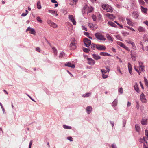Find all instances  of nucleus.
Here are the masks:
<instances>
[{
    "label": "nucleus",
    "instance_id": "c03bdc74",
    "mask_svg": "<svg viewBox=\"0 0 148 148\" xmlns=\"http://www.w3.org/2000/svg\"><path fill=\"white\" fill-rule=\"evenodd\" d=\"M37 21L39 22L40 23H42V20L41 19L40 17L39 16H38L37 18Z\"/></svg>",
    "mask_w": 148,
    "mask_h": 148
},
{
    "label": "nucleus",
    "instance_id": "f8f14e48",
    "mask_svg": "<svg viewBox=\"0 0 148 148\" xmlns=\"http://www.w3.org/2000/svg\"><path fill=\"white\" fill-rule=\"evenodd\" d=\"M131 58H132L133 60L136 61V53L134 52V51L132 52V51H131Z\"/></svg>",
    "mask_w": 148,
    "mask_h": 148
},
{
    "label": "nucleus",
    "instance_id": "a878e982",
    "mask_svg": "<svg viewBox=\"0 0 148 148\" xmlns=\"http://www.w3.org/2000/svg\"><path fill=\"white\" fill-rule=\"evenodd\" d=\"M93 58L96 60L100 59L101 58V57L96 54H93L92 55Z\"/></svg>",
    "mask_w": 148,
    "mask_h": 148
},
{
    "label": "nucleus",
    "instance_id": "6e6d98bb",
    "mask_svg": "<svg viewBox=\"0 0 148 148\" xmlns=\"http://www.w3.org/2000/svg\"><path fill=\"white\" fill-rule=\"evenodd\" d=\"M136 107L137 109L138 110L139 109V102L138 101H136Z\"/></svg>",
    "mask_w": 148,
    "mask_h": 148
},
{
    "label": "nucleus",
    "instance_id": "6e6552de",
    "mask_svg": "<svg viewBox=\"0 0 148 148\" xmlns=\"http://www.w3.org/2000/svg\"><path fill=\"white\" fill-rule=\"evenodd\" d=\"M87 59L88 60V63L90 65H93L95 64V62L92 58H87Z\"/></svg>",
    "mask_w": 148,
    "mask_h": 148
},
{
    "label": "nucleus",
    "instance_id": "79ce46f5",
    "mask_svg": "<svg viewBox=\"0 0 148 148\" xmlns=\"http://www.w3.org/2000/svg\"><path fill=\"white\" fill-rule=\"evenodd\" d=\"M140 5H143L145 2L143 0H138Z\"/></svg>",
    "mask_w": 148,
    "mask_h": 148
},
{
    "label": "nucleus",
    "instance_id": "a19ab883",
    "mask_svg": "<svg viewBox=\"0 0 148 148\" xmlns=\"http://www.w3.org/2000/svg\"><path fill=\"white\" fill-rule=\"evenodd\" d=\"M144 82L145 85L148 87V82L146 77H144Z\"/></svg>",
    "mask_w": 148,
    "mask_h": 148
},
{
    "label": "nucleus",
    "instance_id": "f704fd0d",
    "mask_svg": "<svg viewBox=\"0 0 148 148\" xmlns=\"http://www.w3.org/2000/svg\"><path fill=\"white\" fill-rule=\"evenodd\" d=\"M97 44H94L92 43L91 45V48L93 49L94 50L96 48V49L97 48Z\"/></svg>",
    "mask_w": 148,
    "mask_h": 148
},
{
    "label": "nucleus",
    "instance_id": "338daca9",
    "mask_svg": "<svg viewBox=\"0 0 148 148\" xmlns=\"http://www.w3.org/2000/svg\"><path fill=\"white\" fill-rule=\"evenodd\" d=\"M92 18L93 19V21H96V16L94 15H93L92 16Z\"/></svg>",
    "mask_w": 148,
    "mask_h": 148
},
{
    "label": "nucleus",
    "instance_id": "4468645a",
    "mask_svg": "<svg viewBox=\"0 0 148 148\" xmlns=\"http://www.w3.org/2000/svg\"><path fill=\"white\" fill-rule=\"evenodd\" d=\"M65 66H68L71 67L72 68H75V65L74 64H71L70 62H69L64 64Z\"/></svg>",
    "mask_w": 148,
    "mask_h": 148
},
{
    "label": "nucleus",
    "instance_id": "69168bd1",
    "mask_svg": "<svg viewBox=\"0 0 148 148\" xmlns=\"http://www.w3.org/2000/svg\"><path fill=\"white\" fill-rule=\"evenodd\" d=\"M106 70H107V71L108 72H109L110 71V69L109 68V67L108 66H106Z\"/></svg>",
    "mask_w": 148,
    "mask_h": 148
},
{
    "label": "nucleus",
    "instance_id": "3c124183",
    "mask_svg": "<svg viewBox=\"0 0 148 148\" xmlns=\"http://www.w3.org/2000/svg\"><path fill=\"white\" fill-rule=\"evenodd\" d=\"M119 92L121 94H122L123 92V89L122 88H121L119 89Z\"/></svg>",
    "mask_w": 148,
    "mask_h": 148
},
{
    "label": "nucleus",
    "instance_id": "0e129e2a",
    "mask_svg": "<svg viewBox=\"0 0 148 148\" xmlns=\"http://www.w3.org/2000/svg\"><path fill=\"white\" fill-rule=\"evenodd\" d=\"M123 127H124L126 123V121L125 120H123Z\"/></svg>",
    "mask_w": 148,
    "mask_h": 148
},
{
    "label": "nucleus",
    "instance_id": "052dcab7",
    "mask_svg": "<svg viewBox=\"0 0 148 148\" xmlns=\"http://www.w3.org/2000/svg\"><path fill=\"white\" fill-rule=\"evenodd\" d=\"M127 28L130 29L132 31H135L134 29L132 27H130L129 26H127Z\"/></svg>",
    "mask_w": 148,
    "mask_h": 148
},
{
    "label": "nucleus",
    "instance_id": "7c9ffc66",
    "mask_svg": "<svg viewBox=\"0 0 148 148\" xmlns=\"http://www.w3.org/2000/svg\"><path fill=\"white\" fill-rule=\"evenodd\" d=\"M141 9L142 12H143L144 13H146L147 11V8H145L141 6Z\"/></svg>",
    "mask_w": 148,
    "mask_h": 148
},
{
    "label": "nucleus",
    "instance_id": "c9c22d12",
    "mask_svg": "<svg viewBox=\"0 0 148 148\" xmlns=\"http://www.w3.org/2000/svg\"><path fill=\"white\" fill-rule=\"evenodd\" d=\"M135 129L138 132H139L140 130V127L138 125H136L135 126Z\"/></svg>",
    "mask_w": 148,
    "mask_h": 148
},
{
    "label": "nucleus",
    "instance_id": "f3484780",
    "mask_svg": "<svg viewBox=\"0 0 148 148\" xmlns=\"http://www.w3.org/2000/svg\"><path fill=\"white\" fill-rule=\"evenodd\" d=\"M86 112L88 114H89L92 110V108L90 106H88L86 108Z\"/></svg>",
    "mask_w": 148,
    "mask_h": 148
},
{
    "label": "nucleus",
    "instance_id": "39448f33",
    "mask_svg": "<svg viewBox=\"0 0 148 148\" xmlns=\"http://www.w3.org/2000/svg\"><path fill=\"white\" fill-rule=\"evenodd\" d=\"M84 41L85 45L86 47H88L91 45L90 40L87 38H85L84 40Z\"/></svg>",
    "mask_w": 148,
    "mask_h": 148
},
{
    "label": "nucleus",
    "instance_id": "e433bc0d",
    "mask_svg": "<svg viewBox=\"0 0 148 148\" xmlns=\"http://www.w3.org/2000/svg\"><path fill=\"white\" fill-rule=\"evenodd\" d=\"M54 28H56L58 27L57 25L54 23L52 22L50 26Z\"/></svg>",
    "mask_w": 148,
    "mask_h": 148
},
{
    "label": "nucleus",
    "instance_id": "f03ea898",
    "mask_svg": "<svg viewBox=\"0 0 148 148\" xmlns=\"http://www.w3.org/2000/svg\"><path fill=\"white\" fill-rule=\"evenodd\" d=\"M139 67L138 68V67H136V66H134V69L135 70L138 72V73L139 75H140V73L139 71V70H140V71L143 72V71L144 66L143 65V63L142 62H139Z\"/></svg>",
    "mask_w": 148,
    "mask_h": 148
},
{
    "label": "nucleus",
    "instance_id": "09e8293b",
    "mask_svg": "<svg viewBox=\"0 0 148 148\" xmlns=\"http://www.w3.org/2000/svg\"><path fill=\"white\" fill-rule=\"evenodd\" d=\"M102 77L104 79H106L108 77V75H105L104 74H103L102 75Z\"/></svg>",
    "mask_w": 148,
    "mask_h": 148
},
{
    "label": "nucleus",
    "instance_id": "0eeeda50",
    "mask_svg": "<svg viewBox=\"0 0 148 148\" xmlns=\"http://www.w3.org/2000/svg\"><path fill=\"white\" fill-rule=\"evenodd\" d=\"M117 44L118 45H119L121 47L124 48L126 50L128 51L129 50L128 48L123 43L120 42H117Z\"/></svg>",
    "mask_w": 148,
    "mask_h": 148
},
{
    "label": "nucleus",
    "instance_id": "864d4df0",
    "mask_svg": "<svg viewBox=\"0 0 148 148\" xmlns=\"http://www.w3.org/2000/svg\"><path fill=\"white\" fill-rule=\"evenodd\" d=\"M0 105L1 106L2 109L3 111V112L4 113V112H5V110L2 104L0 102Z\"/></svg>",
    "mask_w": 148,
    "mask_h": 148
},
{
    "label": "nucleus",
    "instance_id": "4be33fe9",
    "mask_svg": "<svg viewBox=\"0 0 148 148\" xmlns=\"http://www.w3.org/2000/svg\"><path fill=\"white\" fill-rule=\"evenodd\" d=\"M106 16L108 18H109L110 19L113 20L114 19L115 17L113 16V15L112 14H111L107 13L106 14Z\"/></svg>",
    "mask_w": 148,
    "mask_h": 148
},
{
    "label": "nucleus",
    "instance_id": "4c0bfd02",
    "mask_svg": "<svg viewBox=\"0 0 148 148\" xmlns=\"http://www.w3.org/2000/svg\"><path fill=\"white\" fill-rule=\"evenodd\" d=\"M63 127L64 128L66 129H71L72 128L71 126H68L66 125H63Z\"/></svg>",
    "mask_w": 148,
    "mask_h": 148
},
{
    "label": "nucleus",
    "instance_id": "473e14b6",
    "mask_svg": "<svg viewBox=\"0 0 148 148\" xmlns=\"http://www.w3.org/2000/svg\"><path fill=\"white\" fill-rule=\"evenodd\" d=\"M117 99H115L112 104V106H116L117 105Z\"/></svg>",
    "mask_w": 148,
    "mask_h": 148
},
{
    "label": "nucleus",
    "instance_id": "bf43d9fd",
    "mask_svg": "<svg viewBox=\"0 0 148 148\" xmlns=\"http://www.w3.org/2000/svg\"><path fill=\"white\" fill-rule=\"evenodd\" d=\"M67 139L71 141H73V139L71 137H68Z\"/></svg>",
    "mask_w": 148,
    "mask_h": 148
},
{
    "label": "nucleus",
    "instance_id": "774afa93",
    "mask_svg": "<svg viewBox=\"0 0 148 148\" xmlns=\"http://www.w3.org/2000/svg\"><path fill=\"white\" fill-rule=\"evenodd\" d=\"M82 29L83 30H85L86 31H87V28L83 26H82Z\"/></svg>",
    "mask_w": 148,
    "mask_h": 148
},
{
    "label": "nucleus",
    "instance_id": "603ef678",
    "mask_svg": "<svg viewBox=\"0 0 148 148\" xmlns=\"http://www.w3.org/2000/svg\"><path fill=\"white\" fill-rule=\"evenodd\" d=\"M123 34L124 36H126L127 35H129L130 34L129 33L127 32H123Z\"/></svg>",
    "mask_w": 148,
    "mask_h": 148
},
{
    "label": "nucleus",
    "instance_id": "423d86ee",
    "mask_svg": "<svg viewBox=\"0 0 148 148\" xmlns=\"http://www.w3.org/2000/svg\"><path fill=\"white\" fill-rule=\"evenodd\" d=\"M27 31H30L29 33L35 35L36 34V32L33 28H31L30 27H28L26 30V32Z\"/></svg>",
    "mask_w": 148,
    "mask_h": 148
},
{
    "label": "nucleus",
    "instance_id": "4d7b16f0",
    "mask_svg": "<svg viewBox=\"0 0 148 148\" xmlns=\"http://www.w3.org/2000/svg\"><path fill=\"white\" fill-rule=\"evenodd\" d=\"M33 143V141L31 140L29 143V148H31V146Z\"/></svg>",
    "mask_w": 148,
    "mask_h": 148
},
{
    "label": "nucleus",
    "instance_id": "6ab92c4d",
    "mask_svg": "<svg viewBox=\"0 0 148 148\" xmlns=\"http://www.w3.org/2000/svg\"><path fill=\"white\" fill-rule=\"evenodd\" d=\"M108 25H110L111 26L114 27H117V25L112 21H109L108 22Z\"/></svg>",
    "mask_w": 148,
    "mask_h": 148
},
{
    "label": "nucleus",
    "instance_id": "b1692460",
    "mask_svg": "<svg viewBox=\"0 0 148 148\" xmlns=\"http://www.w3.org/2000/svg\"><path fill=\"white\" fill-rule=\"evenodd\" d=\"M147 119H143L141 121V124L143 125H145L147 124Z\"/></svg>",
    "mask_w": 148,
    "mask_h": 148
},
{
    "label": "nucleus",
    "instance_id": "20e7f679",
    "mask_svg": "<svg viewBox=\"0 0 148 148\" xmlns=\"http://www.w3.org/2000/svg\"><path fill=\"white\" fill-rule=\"evenodd\" d=\"M102 8L108 12H112V8L107 4H103L102 5Z\"/></svg>",
    "mask_w": 148,
    "mask_h": 148
},
{
    "label": "nucleus",
    "instance_id": "e2e57ef3",
    "mask_svg": "<svg viewBox=\"0 0 148 148\" xmlns=\"http://www.w3.org/2000/svg\"><path fill=\"white\" fill-rule=\"evenodd\" d=\"M112 148H117L116 145L113 144L111 145Z\"/></svg>",
    "mask_w": 148,
    "mask_h": 148
},
{
    "label": "nucleus",
    "instance_id": "a18cd8bd",
    "mask_svg": "<svg viewBox=\"0 0 148 148\" xmlns=\"http://www.w3.org/2000/svg\"><path fill=\"white\" fill-rule=\"evenodd\" d=\"M64 55V53L63 52H62L60 54L59 56V58H61L63 57Z\"/></svg>",
    "mask_w": 148,
    "mask_h": 148
},
{
    "label": "nucleus",
    "instance_id": "ddd939ff",
    "mask_svg": "<svg viewBox=\"0 0 148 148\" xmlns=\"http://www.w3.org/2000/svg\"><path fill=\"white\" fill-rule=\"evenodd\" d=\"M89 26L90 27V29L92 30H95L96 29L97 27V25H94L92 24H89Z\"/></svg>",
    "mask_w": 148,
    "mask_h": 148
},
{
    "label": "nucleus",
    "instance_id": "9d476101",
    "mask_svg": "<svg viewBox=\"0 0 148 148\" xmlns=\"http://www.w3.org/2000/svg\"><path fill=\"white\" fill-rule=\"evenodd\" d=\"M97 49L98 50H105L106 47L102 45L97 44Z\"/></svg>",
    "mask_w": 148,
    "mask_h": 148
},
{
    "label": "nucleus",
    "instance_id": "37998d69",
    "mask_svg": "<svg viewBox=\"0 0 148 148\" xmlns=\"http://www.w3.org/2000/svg\"><path fill=\"white\" fill-rule=\"evenodd\" d=\"M145 135L147 137L146 138L148 140V130H146L145 131Z\"/></svg>",
    "mask_w": 148,
    "mask_h": 148
},
{
    "label": "nucleus",
    "instance_id": "5fc2aeb1",
    "mask_svg": "<svg viewBox=\"0 0 148 148\" xmlns=\"http://www.w3.org/2000/svg\"><path fill=\"white\" fill-rule=\"evenodd\" d=\"M36 51L38 52H40V48L39 47H37L36 48Z\"/></svg>",
    "mask_w": 148,
    "mask_h": 148
},
{
    "label": "nucleus",
    "instance_id": "9b49d317",
    "mask_svg": "<svg viewBox=\"0 0 148 148\" xmlns=\"http://www.w3.org/2000/svg\"><path fill=\"white\" fill-rule=\"evenodd\" d=\"M140 98L141 101L144 103L146 102V99L143 93H142L140 95Z\"/></svg>",
    "mask_w": 148,
    "mask_h": 148
},
{
    "label": "nucleus",
    "instance_id": "de8ad7c7",
    "mask_svg": "<svg viewBox=\"0 0 148 148\" xmlns=\"http://www.w3.org/2000/svg\"><path fill=\"white\" fill-rule=\"evenodd\" d=\"M47 23L50 26V25L51 24L52 22L51 20H49V19H48L47 20Z\"/></svg>",
    "mask_w": 148,
    "mask_h": 148
},
{
    "label": "nucleus",
    "instance_id": "2eb2a0df",
    "mask_svg": "<svg viewBox=\"0 0 148 148\" xmlns=\"http://www.w3.org/2000/svg\"><path fill=\"white\" fill-rule=\"evenodd\" d=\"M139 14L137 12H134L132 14V16L134 18L137 19L139 16Z\"/></svg>",
    "mask_w": 148,
    "mask_h": 148
},
{
    "label": "nucleus",
    "instance_id": "72a5a7b5",
    "mask_svg": "<svg viewBox=\"0 0 148 148\" xmlns=\"http://www.w3.org/2000/svg\"><path fill=\"white\" fill-rule=\"evenodd\" d=\"M143 38L144 41L145 42L148 41V36L147 34H145L144 35Z\"/></svg>",
    "mask_w": 148,
    "mask_h": 148
},
{
    "label": "nucleus",
    "instance_id": "aec40b11",
    "mask_svg": "<svg viewBox=\"0 0 148 148\" xmlns=\"http://www.w3.org/2000/svg\"><path fill=\"white\" fill-rule=\"evenodd\" d=\"M49 12L52 14L53 15H55V16H57L58 15L56 11L51 10H49Z\"/></svg>",
    "mask_w": 148,
    "mask_h": 148
},
{
    "label": "nucleus",
    "instance_id": "f257e3e1",
    "mask_svg": "<svg viewBox=\"0 0 148 148\" xmlns=\"http://www.w3.org/2000/svg\"><path fill=\"white\" fill-rule=\"evenodd\" d=\"M95 36L98 40L100 41H105L106 40V38L104 37V36L100 33L97 32L95 33Z\"/></svg>",
    "mask_w": 148,
    "mask_h": 148
},
{
    "label": "nucleus",
    "instance_id": "cd10ccee",
    "mask_svg": "<svg viewBox=\"0 0 148 148\" xmlns=\"http://www.w3.org/2000/svg\"><path fill=\"white\" fill-rule=\"evenodd\" d=\"M91 94V93L89 92L85 94H84L82 95V96L84 97H88L90 96Z\"/></svg>",
    "mask_w": 148,
    "mask_h": 148
},
{
    "label": "nucleus",
    "instance_id": "2f4dec72",
    "mask_svg": "<svg viewBox=\"0 0 148 148\" xmlns=\"http://www.w3.org/2000/svg\"><path fill=\"white\" fill-rule=\"evenodd\" d=\"M71 3V4L73 5L74 4L75 5L77 4L78 0H70Z\"/></svg>",
    "mask_w": 148,
    "mask_h": 148
},
{
    "label": "nucleus",
    "instance_id": "49530a36",
    "mask_svg": "<svg viewBox=\"0 0 148 148\" xmlns=\"http://www.w3.org/2000/svg\"><path fill=\"white\" fill-rule=\"evenodd\" d=\"M132 47V48L134 50L136 49V46H135V43L134 42L132 43V44H131Z\"/></svg>",
    "mask_w": 148,
    "mask_h": 148
},
{
    "label": "nucleus",
    "instance_id": "393cba45",
    "mask_svg": "<svg viewBox=\"0 0 148 148\" xmlns=\"http://www.w3.org/2000/svg\"><path fill=\"white\" fill-rule=\"evenodd\" d=\"M106 37L108 40L111 41H113V39L109 34H107L106 35Z\"/></svg>",
    "mask_w": 148,
    "mask_h": 148
},
{
    "label": "nucleus",
    "instance_id": "680f3d73",
    "mask_svg": "<svg viewBox=\"0 0 148 148\" xmlns=\"http://www.w3.org/2000/svg\"><path fill=\"white\" fill-rule=\"evenodd\" d=\"M52 49L54 53L57 51V49L54 47H53L52 48Z\"/></svg>",
    "mask_w": 148,
    "mask_h": 148
},
{
    "label": "nucleus",
    "instance_id": "13d9d810",
    "mask_svg": "<svg viewBox=\"0 0 148 148\" xmlns=\"http://www.w3.org/2000/svg\"><path fill=\"white\" fill-rule=\"evenodd\" d=\"M117 70L121 74H122L121 71L120 70V68L119 67H117Z\"/></svg>",
    "mask_w": 148,
    "mask_h": 148
},
{
    "label": "nucleus",
    "instance_id": "58836bf2",
    "mask_svg": "<svg viewBox=\"0 0 148 148\" xmlns=\"http://www.w3.org/2000/svg\"><path fill=\"white\" fill-rule=\"evenodd\" d=\"M89 10L87 11V14H88L89 13H90L93 10V8L92 7H90L89 8Z\"/></svg>",
    "mask_w": 148,
    "mask_h": 148
},
{
    "label": "nucleus",
    "instance_id": "8fccbe9b",
    "mask_svg": "<svg viewBox=\"0 0 148 148\" xmlns=\"http://www.w3.org/2000/svg\"><path fill=\"white\" fill-rule=\"evenodd\" d=\"M101 71L102 74H105L107 72L106 70L103 69H102L101 70Z\"/></svg>",
    "mask_w": 148,
    "mask_h": 148
},
{
    "label": "nucleus",
    "instance_id": "ea45409f",
    "mask_svg": "<svg viewBox=\"0 0 148 148\" xmlns=\"http://www.w3.org/2000/svg\"><path fill=\"white\" fill-rule=\"evenodd\" d=\"M83 51L86 53H88L89 52V50L88 48H83Z\"/></svg>",
    "mask_w": 148,
    "mask_h": 148
},
{
    "label": "nucleus",
    "instance_id": "c756f323",
    "mask_svg": "<svg viewBox=\"0 0 148 148\" xmlns=\"http://www.w3.org/2000/svg\"><path fill=\"white\" fill-rule=\"evenodd\" d=\"M134 88L135 90L138 92L139 90L138 87V86L137 84L136 83V84L134 86Z\"/></svg>",
    "mask_w": 148,
    "mask_h": 148
},
{
    "label": "nucleus",
    "instance_id": "bb28decb",
    "mask_svg": "<svg viewBox=\"0 0 148 148\" xmlns=\"http://www.w3.org/2000/svg\"><path fill=\"white\" fill-rule=\"evenodd\" d=\"M37 8L38 9H40L41 8V5L40 2V1H38L37 2Z\"/></svg>",
    "mask_w": 148,
    "mask_h": 148
},
{
    "label": "nucleus",
    "instance_id": "412c9836",
    "mask_svg": "<svg viewBox=\"0 0 148 148\" xmlns=\"http://www.w3.org/2000/svg\"><path fill=\"white\" fill-rule=\"evenodd\" d=\"M128 70L129 72H130V74L131 75L132 74V65L130 63H128Z\"/></svg>",
    "mask_w": 148,
    "mask_h": 148
},
{
    "label": "nucleus",
    "instance_id": "7ed1b4c3",
    "mask_svg": "<svg viewBox=\"0 0 148 148\" xmlns=\"http://www.w3.org/2000/svg\"><path fill=\"white\" fill-rule=\"evenodd\" d=\"M76 40L75 39H73L70 45V49L71 50H75L76 48Z\"/></svg>",
    "mask_w": 148,
    "mask_h": 148
},
{
    "label": "nucleus",
    "instance_id": "a211bd4d",
    "mask_svg": "<svg viewBox=\"0 0 148 148\" xmlns=\"http://www.w3.org/2000/svg\"><path fill=\"white\" fill-rule=\"evenodd\" d=\"M127 24L130 26H132L133 25V23L131 19L128 18H126Z\"/></svg>",
    "mask_w": 148,
    "mask_h": 148
},
{
    "label": "nucleus",
    "instance_id": "5701e85b",
    "mask_svg": "<svg viewBox=\"0 0 148 148\" xmlns=\"http://www.w3.org/2000/svg\"><path fill=\"white\" fill-rule=\"evenodd\" d=\"M138 30L140 32H143L145 31V29L142 27L140 26L138 28Z\"/></svg>",
    "mask_w": 148,
    "mask_h": 148
},
{
    "label": "nucleus",
    "instance_id": "dca6fc26",
    "mask_svg": "<svg viewBox=\"0 0 148 148\" xmlns=\"http://www.w3.org/2000/svg\"><path fill=\"white\" fill-rule=\"evenodd\" d=\"M88 10V7L87 5H85L82 9V12L84 14L86 13Z\"/></svg>",
    "mask_w": 148,
    "mask_h": 148
},
{
    "label": "nucleus",
    "instance_id": "c85d7f7f",
    "mask_svg": "<svg viewBox=\"0 0 148 148\" xmlns=\"http://www.w3.org/2000/svg\"><path fill=\"white\" fill-rule=\"evenodd\" d=\"M100 55L101 56H111V55L106 52H101L100 53Z\"/></svg>",
    "mask_w": 148,
    "mask_h": 148
},
{
    "label": "nucleus",
    "instance_id": "1a4fd4ad",
    "mask_svg": "<svg viewBox=\"0 0 148 148\" xmlns=\"http://www.w3.org/2000/svg\"><path fill=\"white\" fill-rule=\"evenodd\" d=\"M69 19L72 22L73 24L74 25H76V22L74 18V17L72 15H69Z\"/></svg>",
    "mask_w": 148,
    "mask_h": 148
}]
</instances>
